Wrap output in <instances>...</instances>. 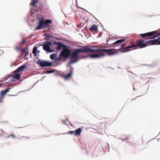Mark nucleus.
Here are the masks:
<instances>
[{
	"instance_id": "f257e3e1",
	"label": "nucleus",
	"mask_w": 160,
	"mask_h": 160,
	"mask_svg": "<svg viewBox=\"0 0 160 160\" xmlns=\"http://www.w3.org/2000/svg\"><path fill=\"white\" fill-rule=\"evenodd\" d=\"M113 50L112 49H104L97 48L93 49L87 48V47H83L81 48H79L74 49L72 52L71 54V61L70 63L75 62L79 60L78 54L81 53H92V52H108V55L113 54L116 52L113 53Z\"/></svg>"
},
{
	"instance_id": "f03ea898",
	"label": "nucleus",
	"mask_w": 160,
	"mask_h": 160,
	"mask_svg": "<svg viewBox=\"0 0 160 160\" xmlns=\"http://www.w3.org/2000/svg\"><path fill=\"white\" fill-rule=\"evenodd\" d=\"M144 40H138L137 42V44L133 45L128 46L124 48L125 50L122 52H127L132 49L131 48H142L146 47L148 45H155L157 44L158 42V40H150L146 43H143L144 42Z\"/></svg>"
},
{
	"instance_id": "7ed1b4c3",
	"label": "nucleus",
	"mask_w": 160,
	"mask_h": 160,
	"mask_svg": "<svg viewBox=\"0 0 160 160\" xmlns=\"http://www.w3.org/2000/svg\"><path fill=\"white\" fill-rule=\"evenodd\" d=\"M71 52L70 49L66 46V47L63 48L62 51L60 54L59 57L61 58H67L69 56Z\"/></svg>"
},
{
	"instance_id": "20e7f679",
	"label": "nucleus",
	"mask_w": 160,
	"mask_h": 160,
	"mask_svg": "<svg viewBox=\"0 0 160 160\" xmlns=\"http://www.w3.org/2000/svg\"><path fill=\"white\" fill-rule=\"evenodd\" d=\"M71 61V58H70V61L69 62V65H68V66L70 67L71 69L70 70V72L67 75H65L64 76V79L66 80H68L70 78L72 77V75L73 73V68L70 65L71 64H72V63H70V62Z\"/></svg>"
},
{
	"instance_id": "39448f33",
	"label": "nucleus",
	"mask_w": 160,
	"mask_h": 160,
	"mask_svg": "<svg viewBox=\"0 0 160 160\" xmlns=\"http://www.w3.org/2000/svg\"><path fill=\"white\" fill-rule=\"evenodd\" d=\"M37 63L39 64L41 67L51 66L52 65V62H49L47 61L42 62L39 60L37 61Z\"/></svg>"
},
{
	"instance_id": "423d86ee",
	"label": "nucleus",
	"mask_w": 160,
	"mask_h": 160,
	"mask_svg": "<svg viewBox=\"0 0 160 160\" xmlns=\"http://www.w3.org/2000/svg\"><path fill=\"white\" fill-rule=\"evenodd\" d=\"M52 46V43L50 42H46L44 43L43 46V49L45 51H49L50 50V46Z\"/></svg>"
},
{
	"instance_id": "0eeeda50",
	"label": "nucleus",
	"mask_w": 160,
	"mask_h": 160,
	"mask_svg": "<svg viewBox=\"0 0 160 160\" xmlns=\"http://www.w3.org/2000/svg\"><path fill=\"white\" fill-rule=\"evenodd\" d=\"M157 32V31H155L144 34H140V35L142 38H145L147 37L152 36L156 34Z\"/></svg>"
},
{
	"instance_id": "6e6552de",
	"label": "nucleus",
	"mask_w": 160,
	"mask_h": 160,
	"mask_svg": "<svg viewBox=\"0 0 160 160\" xmlns=\"http://www.w3.org/2000/svg\"><path fill=\"white\" fill-rule=\"evenodd\" d=\"M104 54L102 53L93 54L90 55V57L92 58H98L104 56Z\"/></svg>"
},
{
	"instance_id": "1a4fd4ad",
	"label": "nucleus",
	"mask_w": 160,
	"mask_h": 160,
	"mask_svg": "<svg viewBox=\"0 0 160 160\" xmlns=\"http://www.w3.org/2000/svg\"><path fill=\"white\" fill-rule=\"evenodd\" d=\"M44 27V19L40 20L37 27L35 28V30L40 29Z\"/></svg>"
},
{
	"instance_id": "9d476101",
	"label": "nucleus",
	"mask_w": 160,
	"mask_h": 160,
	"mask_svg": "<svg viewBox=\"0 0 160 160\" xmlns=\"http://www.w3.org/2000/svg\"><path fill=\"white\" fill-rule=\"evenodd\" d=\"M26 69V66L25 65H22L18 68L15 71V73H17L23 71Z\"/></svg>"
},
{
	"instance_id": "9b49d317",
	"label": "nucleus",
	"mask_w": 160,
	"mask_h": 160,
	"mask_svg": "<svg viewBox=\"0 0 160 160\" xmlns=\"http://www.w3.org/2000/svg\"><path fill=\"white\" fill-rule=\"evenodd\" d=\"M89 30L91 32L94 31L97 33L98 32V26L95 24L92 25L89 29Z\"/></svg>"
},
{
	"instance_id": "f8f14e48",
	"label": "nucleus",
	"mask_w": 160,
	"mask_h": 160,
	"mask_svg": "<svg viewBox=\"0 0 160 160\" xmlns=\"http://www.w3.org/2000/svg\"><path fill=\"white\" fill-rule=\"evenodd\" d=\"M52 23V21L50 19H47L46 21L44 20V27L43 28H45L50 26L49 24H51Z\"/></svg>"
},
{
	"instance_id": "ddd939ff",
	"label": "nucleus",
	"mask_w": 160,
	"mask_h": 160,
	"mask_svg": "<svg viewBox=\"0 0 160 160\" xmlns=\"http://www.w3.org/2000/svg\"><path fill=\"white\" fill-rule=\"evenodd\" d=\"M56 44L57 45V50L58 51L61 50L62 48H63L65 47H66L67 46L62 44L61 42L57 43H56Z\"/></svg>"
},
{
	"instance_id": "4468645a",
	"label": "nucleus",
	"mask_w": 160,
	"mask_h": 160,
	"mask_svg": "<svg viewBox=\"0 0 160 160\" xmlns=\"http://www.w3.org/2000/svg\"><path fill=\"white\" fill-rule=\"evenodd\" d=\"M11 89V88H8L7 89H6L4 90L1 91L0 92V95L4 97L5 94L7 93Z\"/></svg>"
},
{
	"instance_id": "2eb2a0df",
	"label": "nucleus",
	"mask_w": 160,
	"mask_h": 160,
	"mask_svg": "<svg viewBox=\"0 0 160 160\" xmlns=\"http://www.w3.org/2000/svg\"><path fill=\"white\" fill-rule=\"evenodd\" d=\"M82 131V128H78L76 129L75 131V134L78 135H80L81 134V132Z\"/></svg>"
},
{
	"instance_id": "dca6fc26",
	"label": "nucleus",
	"mask_w": 160,
	"mask_h": 160,
	"mask_svg": "<svg viewBox=\"0 0 160 160\" xmlns=\"http://www.w3.org/2000/svg\"><path fill=\"white\" fill-rule=\"evenodd\" d=\"M39 0H32L30 5L33 6H35L36 5L38 2Z\"/></svg>"
},
{
	"instance_id": "f3484780",
	"label": "nucleus",
	"mask_w": 160,
	"mask_h": 160,
	"mask_svg": "<svg viewBox=\"0 0 160 160\" xmlns=\"http://www.w3.org/2000/svg\"><path fill=\"white\" fill-rule=\"evenodd\" d=\"M126 41L125 39H121L118 40L116 42H114L113 44H116L117 43H120Z\"/></svg>"
},
{
	"instance_id": "a211bd4d",
	"label": "nucleus",
	"mask_w": 160,
	"mask_h": 160,
	"mask_svg": "<svg viewBox=\"0 0 160 160\" xmlns=\"http://www.w3.org/2000/svg\"><path fill=\"white\" fill-rule=\"evenodd\" d=\"M56 55L55 53L51 54L50 56V58L52 60H55L56 59Z\"/></svg>"
},
{
	"instance_id": "6ab92c4d",
	"label": "nucleus",
	"mask_w": 160,
	"mask_h": 160,
	"mask_svg": "<svg viewBox=\"0 0 160 160\" xmlns=\"http://www.w3.org/2000/svg\"><path fill=\"white\" fill-rule=\"evenodd\" d=\"M37 47H35L34 48H33V49L32 51V53L35 56L37 54L36 52H37Z\"/></svg>"
},
{
	"instance_id": "aec40b11",
	"label": "nucleus",
	"mask_w": 160,
	"mask_h": 160,
	"mask_svg": "<svg viewBox=\"0 0 160 160\" xmlns=\"http://www.w3.org/2000/svg\"><path fill=\"white\" fill-rule=\"evenodd\" d=\"M125 44H123L120 47V48L119 49H118V50H121L122 49H123V50L121 51V52H122V51H124L125 50V49H124V48H124L125 45Z\"/></svg>"
},
{
	"instance_id": "412c9836",
	"label": "nucleus",
	"mask_w": 160,
	"mask_h": 160,
	"mask_svg": "<svg viewBox=\"0 0 160 160\" xmlns=\"http://www.w3.org/2000/svg\"><path fill=\"white\" fill-rule=\"evenodd\" d=\"M14 75V77L17 79H19L20 78V75L19 74H17Z\"/></svg>"
},
{
	"instance_id": "4be33fe9",
	"label": "nucleus",
	"mask_w": 160,
	"mask_h": 160,
	"mask_svg": "<svg viewBox=\"0 0 160 160\" xmlns=\"http://www.w3.org/2000/svg\"><path fill=\"white\" fill-rule=\"evenodd\" d=\"M22 48L21 47L16 46L15 47V49L17 51H19V50L20 51V50H21Z\"/></svg>"
},
{
	"instance_id": "5701e85b",
	"label": "nucleus",
	"mask_w": 160,
	"mask_h": 160,
	"mask_svg": "<svg viewBox=\"0 0 160 160\" xmlns=\"http://www.w3.org/2000/svg\"><path fill=\"white\" fill-rule=\"evenodd\" d=\"M68 133L70 134H74L75 135H76V134L74 133V131H69L68 132Z\"/></svg>"
},
{
	"instance_id": "b1692460",
	"label": "nucleus",
	"mask_w": 160,
	"mask_h": 160,
	"mask_svg": "<svg viewBox=\"0 0 160 160\" xmlns=\"http://www.w3.org/2000/svg\"><path fill=\"white\" fill-rule=\"evenodd\" d=\"M160 35V32L159 33L157 34L156 36L153 37H152L151 38H150L151 39H153V38H156L158 36H159Z\"/></svg>"
},
{
	"instance_id": "393cba45",
	"label": "nucleus",
	"mask_w": 160,
	"mask_h": 160,
	"mask_svg": "<svg viewBox=\"0 0 160 160\" xmlns=\"http://www.w3.org/2000/svg\"><path fill=\"white\" fill-rule=\"evenodd\" d=\"M4 98V97L0 95V103L2 102V100Z\"/></svg>"
},
{
	"instance_id": "a878e982",
	"label": "nucleus",
	"mask_w": 160,
	"mask_h": 160,
	"mask_svg": "<svg viewBox=\"0 0 160 160\" xmlns=\"http://www.w3.org/2000/svg\"><path fill=\"white\" fill-rule=\"evenodd\" d=\"M20 51L22 52V53H24L25 52L26 50L25 48H22Z\"/></svg>"
},
{
	"instance_id": "bb28decb",
	"label": "nucleus",
	"mask_w": 160,
	"mask_h": 160,
	"mask_svg": "<svg viewBox=\"0 0 160 160\" xmlns=\"http://www.w3.org/2000/svg\"><path fill=\"white\" fill-rule=\"evenodd\" d=\"M54 72V71L53 70H48L46 71V73H48L53 72Z\"/></svg>"
},
{
	"instance_id": "cd10ccee",
	"label": "nucleus",
	"mask_w": 160,
	"mask_h": 160,
	"mask_svg": "<svg viewBox=\"0 0 160 160\" xmlns=\"http://www.w3.org/2000/svg\"><path fill=\"white\" fill-rule=\"evenodd\" d=\"M28 51H27L26 52H25V55H24V58H25V57L27 56L28 55Z\"/></svg>"
},
{
	"instance_id": "c85d7f7f",
	"label": "nucleus",
	"mask_w": 160,
	"mask_h": 160,
	"mask_svg": "<svg viewBox=\"0 0 160 160\" xmlns=\"http://www.w3.org/2000/svg\"><path fill=\"white\" fill-rule=\"evenodd\" d=\"M26 42V40L25 39L23 40L22 42L20 44H24Z\"/></svg>"
},
{
	"instance_id": "c756f323",
	"label": "nucleus",
	"mask_w": 160,
	"mask_h": 160,
	"mask_svg": "<svg viewBox=\"0 0 160 160\" xmlns=\"http://www.w3.org/2000/svg\"><path fill=\"white\" fill-rule=\"evenodd\" d=\"M157 40H158V42H157L156 45H160V36L158 37V39Z\"/></svg>"
},
{
	"instance_id": "7c9ffc66",
	"label": "nucleus",
	"mask_w": 160,
	"mask_h": 160,
	"mask_svg": "<svg viewBox=\"0 0 160 160\" xmlns=\"http://www.w3.org/2000/svg\"><path fill=\"white\" fill-rule=\"evenodd\" d=\"M12 137H16V136H15L14 135H12Z\"/></svg>"
},
{
	"instance_id": "2f4dec72",
	"label": "nucleus",
	"mask_w": 160,
	"mask_h": 160,
	"mask_svg": "<svg viewBox=\"0 0 160 160\" xmlns=\"http://www.w3.org/2000/svg\"><path fill=\"white\" fill-rule=\"evenodd\" d=\"M8 95L9 96H15V95H11V94H9Z\"/></svg>"
},
{
	"instance_id": "473e14b6",
	"label": "nucleus",
	"mask_w": 160,
	"mask_h": 160,
	"mask_svg": "<svg viewBox=\"0 0 160 160\" xmlns=\"http://www.w3.org/2000/svg\"><path fill=\"white\" fill-rule=\"evenodd\" d=\"M2 86V84L0 83V87H1Z\"/></svg>"
},
{
	"instance_id": "72a5a7b5",
	"label": "nucleus",
	"mask_w": 160,
	"mask_h": 160,
	"mask_svg": "<svg viewBox=\"0 0 160 160\" xmlns=\"http://www.w3.org/2000/svg\"><path fill=\"white\" fill-rule=\"evenodd\" d=\"M25 137L26 138H27L28 139V138H29V137Z\"/></svg>"
},
{
	"instance_id": "f704fd0d",
	"label": "nucleus",
	"mask_w": 160,
	"mask_h": 160,
	"mask_svg": "<svg viewBox=\"0 0 160 160\" xmlns=\"http://www.w3.org/2000/svg\"><path fill=\"white\" fill-rule=\"evenodd\" d=\"M39 51H37V52H38V53H39Z\"/></svg>"
}]
</instances>
